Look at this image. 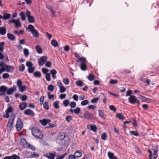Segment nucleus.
I'll use <instances>...</instances> for the list:
<instances>
[{"label":"nucleus","instance_id":"32","mask_svg":"<svg viewBox=\"0 0 159 159\" xmlns=\"http://www.w3.org/2000/svg\"><path fill=\"white\" fill-rule=\"evenodd\" d=\"M11 15L9 13H4L3 16V19L5 20H7L10 18Z\"/></svg>","mask_w":159,"mask_h":159},{"label":"nucleus","instance_id":"25","mask_svg":"<svg viewBox=\"0 0 159 159\" xmlns=\"http://www.w3.org/2000/svg\"><path fill=\"white\" fill-rule=\"evenodd\" d=\"M7 35L8 39L9 40L13 41L15 39V36L10 33H8Z\"/></svg>","mask_w":159,"mask_h":159},{"label":"nucleus","instance_id":"42","mask_svg":"<svg viewBox=\"0 0 159 159\" xmlns=\"http://www.w3.org/2000/svg\"><path fill=\"white\" fill-rule=\"evenodd\" d=\"M5 44L4 42L0 43V52H2L3 51L4 49V45Z\"/></svg>","mask_w":159,"mask_h":159},{"label":"nucleus","instance_id":"29","mask_svg":"<svg viewBox=\"0 0 159 159\" xmlns=\"http://www.w3.org/2000/svg\"><path fill=\"white\" fill-rule=\"evenodd\" d=\"M35 49L37 52L39 54H41L42 52V49L39 45H37L35 47Z\"/></svg>","mask_w":159,"mask_h":159},{"label":"nucleus","instance_id":"46","mask_svg":"<svg viewBox=\"0 0 159 159\" xmlns=\"http://www.w3.org/2000/svg\"><path fill=\"white\" fill-rule=\"evenodd\" d=\"M83 84V81L80 80H78L76 82V84L79 87L82 86Z\"/></svg>","mask_w":159,"mask_h":159},{"label":"nucleus","instance_id":"39","mask_svg":"<svg viewBox=\"0 0 159 159\" xmlns=\"http://www.w3.org/2000/svg\"><path fill=\"white\" fill-rule=\"evenodd\" d=\"M19 70L20 71L23 72V71L25 69V66L24 64H21L18 67Z\"/></svg>","mask_w":159,"mask_h":159},{"label":"nucleus","instance_id":"31","mask_svg":"<svg viewBox=\"0 0 159 159\" xmlns=\"http://www.w3.org/2000/svg\"><path fill=\"white\" fill-rule=\"evenodd\" d=\"M19 15L20 16L21 19L22 20L24 21L25 20V13L24 12L21 11Z\"/></svg>","mask_w":159,"mask_h":159},{"label":"nucleus","instance_id":"36","mask_svg":"<svg viewBox=\"0 0 159 159\" xmlns=\"http://www.w3.org/2000/svg\"><path fill=\"white\" fill-rule=\"evenodd\" d=\"M90 129L92 131L96 132L97 131V128L95 125H91L90 126Z\"/></svg>","mask_w":159,"mask_h":159},{"label":"nucleus","instance_id":"52","mask_svg":"<svg viewBox=\"0 0 159 159\" xmlns=\"http://www.w3.org/2000/svg\"><path fill=\"white\" fill-rule=\"evenodd\" d=\"M130 133L131 134L135 136H138L139 135V134L136 131H130Z\"/></svg>","mask_w":159,"mask_h":159},{"label":"nucleus","instance_id":"15","mask_svg":"<svg viewBox=\"0 0 159 159\" xmlns=\"http://www.w3.org/2000/svg\"><path fill=\"white\" fill-rule=\"evenodd\" d=\"M44 155L45 157L48 158V159H54L56 155V153L55 152H54L53 153L49 152L48 154H44Z\"/></svg>","mask_w":159,"mask_h":159},{"label":"nucleus","instance_id":"14","mask_svg":"<svg viewBox=\"0 0 159 159\" xmlns=\"http://www.w3.org/2000/svg\"><path fill=\"white\" fill-rule=\"evenodd\" d=\"M24 114L28 116H34V111L30 109H27L24 111Z\"/></svg>","mask_w":159,"mask_h":159},{"label":"nucleus","instance_id":"13","mask_svg":"<svg viewBox=\"0 0 159 159\" xmlns=\"http://www.w3.org/2000/svg\"><path fill=\"white\" fill-rule=\"evenodd\" d=\"M137 99V98L135 96L130 95L128 98V101L130 103L134 104L136 103Z\"/></svg>","mask_w":159,"mask_h":159},{"label":"nucleus","instance_id":"57","mask_svg":"<svg viewBox=\"0 0 159 159\" xmlns=\"http://www.w3.org/2000/svg\"><path fill=\"white\" fill-rule=\"evenodd\" d=\"M43 108L46 109L48 110L49 108V106L47 102H45L43 104Z\"/></svg>","mask_w":159,"mask_h":159},{"label":"nucleus","instance_id":"26","mask_svg":"<svg viewBox=\"0 0 159 159\" xmlns=\"http://www.w3.org/2000/svg\"><path fill=\"white\" fill-rule=\"evenodd\" d=\"M98 112L99 115L100 117L104 119H105L106 116L104 114L103 111L100 110H98Z\"/></svg>","mask_w":159,"mask_h":159},{"label":"nucleus","instance_id":"5","mask_svg":"<svg viewBox=\"0 0 159 159\" xmlns=\"http://www.w3.org/2000/svg\"><path fill=\"white\" fill-rule=\"evenodd\" d=\"M31 12L28 10L26 11V15L28 18V22L30 23H34L35 22V19L34 16L31 15Z\"/></svg>","mask_w":159,"mask_h":159},{"label":"nucleus","instance_id":"18","mask_svg":"<svg viewBox=\"0 0 159 159\" xmlns=\"http://www.w3.org/2000/svg\"><path fill=\"white\" fill-rule=\"evenodd\" d=\"M50 122L49 119H43L39 120L40 123L43 126H45Z\"/></svg>","mask_w":159,"mask_h":159},{"label":"nucleus","instance_id":"37","mask_svg":"<svg viewBox=\"0 0 159 159\" xmlns=\"http://www.w3.org/2000/svg\"><path fill=\"white\" fill-rule=\"evenodd\" d=\"M24 32V31L23 30H21L20 31L15 30L14 31V33L17 35H19L20 34H22Z\"/></svg>","mask_w":159,"mask_h":159},{"label":"nucleus","instance_id":"16","mask_svg":"<svg viewBox=\"0 0 159 159\" xmlns=\"http://www.w3.org/2000/svg\"><path fill=\"white\" fill-rule=\"evenodd\" d=\"M84 118L87 119H91L93 117V114L87 111H86L85 112L84 114Z\"/></svg>","mask_w":159,"mask_h":159},{"label":"nucleus","instance_id":"54","mask_svg":"<svg viewBox=\"0 0 159 159\" xmlns=\"http://www.w3.org/2000/svg\"><path fill=\"white\" fill-rule=\"evenodd\" d=\"M69 101L68 99H66L63 101V103L65 107H67L69 105Z\"/></svg>","mask_w":159,"mask_h":159},{"label":"nucleus","instance_id":"6","mask_svg":"<svg viewBox=\"0 0 159 159\" xmlns=\"http://www.w3.org/2000/svg\"><path fill=\"white\" fill-rule=\"evenodd\" d=\"M16 126L18 131H20L22 129L23 127V123L20 119L19 118L17 120Z\"/></svg>","mask_w":159,"mask_h":159},{"label":"nucleus","instance_id":"40","mask_svg":"<svg viewBox=\"0 0 159 159\" xmlns=\"http://www.w3.org/2000/svg\"><path fill=\"white\" fill-rule=\"evenodd\" d=\"M101 138L103 140H106L107 138V134L105 133L104 132L101 135Z\"/></svg>","mask_w":159,"mask_h":159},{"label":"nucleus","instance_id":"62","mask_svg":"<svg viewBox=\"0 0 159 159\" xmlns=\"http://www.w3.org/2000/svg\"><path fill=\"white\" fill-rule=\"evenodd\" d=\"M70 106L72 108H74L76 107V103L74 102H72L70 103Z\"/></svg>","mask_w":159,"mask_h":159},{"label":"nucleus","instance_id":"59","mask_svg":"<svg viewBox=\"0 0 159 159\" xmlns=\"http://www.w3.org/2000/svg\"><path fill=\"white\" fill-rule=\"evenodd\" d=\"M23 52L24 55L26 56H28L29 54V51L27 48H25L23 50Z\"/></svg>","mask_w":159,"mask_h":159},{"label":"nucleus","instance_id":"11","mask_svg":"<svg viewBox=\"0 0 159 159\" xmlns=\"http://www.w3.org/2000/svg\"><path fill=\"white\" fill-rule=\"evenodd\" d=\"M17 87L16 85H14L12 87L10 88V89H7V93L9 95L12 94L14 92L16 91Z\"/></svg>","mask_w":159,"mask_h":159},{"label":"nucleus","instance_id":"20","mask_svg":"<svg viewBox=\"0 0 159 159\" xmlns=\"http://www.w3.org/2000/svg\"><path fill=\"white\" fill-rule=\"evenodd\" d=\"M27 106V103L26 102H24L20 103L19 107L21 110H23Z\"/></svg>","mask_w":159,"mask_h":159},{"label":"nucleus","instance_id":"12","mask_svg":"<svg viewBox=\"0 0 159 159\" xmlns=\"http://www.w3.org/2000/svg\"><path fill=\"white\" fill-rule=\"evenodd\" d=\"M5 69V71L10 72H12L14 70V67L12 66H10L9 65H5V67H4Z\"/></svg>","mask_w":159,"mask_h":159},{"label":"nucleus","instance_id":"38","mask_svg":"<svg viewBox=\"0 0 159 159\" xmlns=\"http://www.w3.org/2000/svg\"><path fill=\"white\" fill-rule=\"evenodd\" d=\"M63 82L65 84L67 85L69 84L70 81L68 78L65 77L63 78Z\"/></svg>","mask_w":159,"mask_h":159},{"label":"nucleus","instance_id":"24","mask_svg":"<svg viewBox=\"0 0 159 159\" xmlns=\"http://www.w3.org/2000/svg\"><path fill=\"white\" fill-rule=\"evenodd\" d=\"M108 157L110 159H118L114 155L113 153L109 152L107 153Z\"/></svg>","mask_w":159,"mask_h":159},{"label":"nucleus","instance_id":"44","mask_svg":"<svg viewBox=\"0 0 159 159\" xmlns=\"http://www.w3.org/2000/svg\"><path fill=\"white\" fill-rule=\"evenodd\" d=\"M87 78L89 80L92 81L95 79V77L93 75L90 74L88 76Z\"/></svg>","mask_w":159,"mask_h":159},{"label":"nucleus","instance_id":"50","mask_svg":"<svg viewBox=\"0 0 159 159\" xmlns=\"http://www.w3.org/2000/svg\"><path fill=\"white\" fill-rule=\"evenodd\" d=\"M80 108L79 107H77L74 110V112L75 114H78L80 113Z\"/></svg>","mask_w":159,"mask_h":159},{"label":"nucleus","instance_id":"48","mask_svg":"<svg viewBox=\"0 0 159 159\" xmlns=\"http://www.w3.org/2000/svg\"><path fill=\"white\" fill-rule=\"evenodd\" d=\"M18 88H19V90L21 92H24L26 89V87L25 85H22Z\"/></svg>","mask_w":159,"mask_h":159},{"label":"nucleus","instance_id":"45","mask_svg":"<svg viewBox=\"0 0 159 159\" xmlns=\"http://www.w3.org/2000/svg\"><path fill=\"white\" fill-rule=\"evenodd\" d=\"M89 103V101L88 100H85L83 101H82L81 102V105L82 106H85L87 104H88Z\"/></svg>","mask_w":159,"mask_h":159},{"label":"nucleus","instance_id":"4","mask_svg":"<svg viewBox=\"0 0 159 159\" xmlns=\"http://www.w3.org/2000/svg\"><path fill=\"white\" fill-rule=\"evenodd\" d=\"M28 28L34 37L37 38L39 36V32L36 30L34 29V27L32 25H29Z\"/></svg>","mask_w":159,"mask_h":159},{"label":"nucleus","instance_id":"49","mask_svg":"<svg viewBox=\"0 0 159 159\" xmlns=\"http://www.w3.org/2000/svg\"><path fill=\"white\" fill-rule=\"evenodd\" d=\"M154 157L153 159H156L157 157V150L154 149L153 151Z\"/></svg>","mask_w":159,"mask_h":159},{"label":"nucleus","instance_id":"56","mask_svg":"<svg viewBox=\"0 0 159 159\" xmlns=\"http://www.w3.org/2000/svg\"><path fill=\"white\" fill-rule=\"evenodd\" d=\"M45 78L46 80L48 81H49L51 80L50 75L49 73H47L46 74Z\"/></svg>","mask_w":159,"mask_h":159},{"label":"nucleus","instance_id":"1","mask_svg":"<svg viewBox=\"0 0 159 159\" xmlns=\"http://www.w3.org/2000/svg\"><path fill=\"white\" fill-rule=\"evenodd\" d=\"M33 136L39 139H41L43 138L42 132L37 128H33L32 129Z\"/></svg>","mask_w":159,"mask_h":159},{"label":"nucleus","instance_id":"51","mask_svg":"<svg viewBox=\"0 0 159 159\" xmlns=\"http://www.w3.org/2000/svg\"><path fill=\"white\" fill-rule=\"evenodd\" d=\"M66 155V153H65L62 155H58L57 156L56 159H63Z\"/></svg>","mask_w":159,"mask_h":159},{"label":"nucleus","instance_id":"47","mask_svg":"<svg viewBox=\"0 0 159 159\" xmlns=\"http://www.w3.org/2000/svg\"><path fill=\"white\" fill-rule=\"evenodd\" d=\"M35 69V68L32 66L30 68H28V71L29 73H32L34 72Z\"/></svg>","mask_w":159,"mask_h":159},{"label":"nucleus","instance_id":"2","mask_svg":"<svg viewBox=\"0 0 159 159\" xmlns=\"http://www.w3.org/2000/svg\"><path fill=\"white\" fill-rule=\"evenodd\" d=\"M66 136V133L64 132H60L57 136V139L60 141L59 143L61 146H63L66 143V141L64 139Z\"/></svg>","mask_w":159,"mask_h":159},{"label":"nucleus","instance_id":"63","mask_svg":"<svg viewBox=\"0 0 159 159\" xmlns=\"http://www.w3.org/2000/svg\"><path fill=\"white\" fill-rule=\"evenodd\" d=\"M9 76L10 75L8 73H5L2 75V77L3 79H5L8 78Z\"/></svg>","mask_w":159,"mask_h":159},{"label":"nucleus","instance_id":"30","mask_svg":"<svg viewBox=\"0 0 159 159\" xmlns=\"http://www.w3.org/2000/svg\"><path fill=\"white\" fill-rule=\"evenodd\" d=\"M74 156L75 158H80L81 157L82 153L78 151H76L75 152Z\"/></svg>","mask_w":159,"mask_h":159},{"label":"nucleus","instance_id":"41","mask_svg":"<svg viewBox=\"0 0 159 159\" xmlns=\"http://www.w3.org/2000/svg\"><path fill=\"white\" fill-rule=\"evenodd\" d=\"M46 8L48 9L53 14V15H55V12L54 10H53L51 6L46 5Z\"/></svg>","mask_w":159,"mask_h":159},{"label":"nucleus","instance_id":"17","mask_svg":"<svg viewBox=\"0 0 159 159\" xmlns=\"http://www.w3.org/2000/svg\"><path fill=\"white\" fill-rule=\"evenodd\" d=\"M20 142L22 144L24 147L26 148H28L30 145L26 142L25 139H21Z\"/></svg>","mask_w":159,"mask_h":159},{"label":"nucleus","instance_id":"28","mask_svg":"<svg viewBox=\"0 0 159 159\" xmlns=\"http://www.w3.org/2000/svg\"><path fill=\"white\" fill-rule=\"evenodd\" d=\"M116 116L120 120H124L125 119V117L122 113H117L116 115Z\"/></svg>","mask_w":159,"mask_h":159},{"label":"nucleus","instance_id":"19","mask_svg":"<svg viewBox=\"0 0 159 159\" xmlns=\"http://www.w3.org/2000/svg\"><path fill=\"white\" fill-rule=\"evenodd\" d=\"M74 55L75 57L78 59L76 61L78 63L79 61H83L82 60H84V59L86 58L84 57H80L79 54L76 53H74Z\"/></svg>","mask_w":159,"mask_h":159},{"label":"nucleus","instance_id":"55","mask_svg":"<svg viewBox=\"0 0 159 159\" xmlns=\"http://www.w3.org/2000/svg\"><path fill=\"white\" fill-rule=\"evenodd\" d=\"M99 100V98L98 97L94 98L91 100V102L92 103H96Z\"/></svg>","mask_w":159,"mask_h":159},{"label":"nucleus","instance_id":"53","mask_svg":"<svg viewBox=\"0 0 159 159\" xmlns=\"http://www.w3.org/2000/svg\"><path fill=\"white\" fill-rule=\"evenodd\" d=\"M48 89L49 91H52L54 89V86L52 84H50L48 86Z\"/></svg>","mask_w":159,"mask_h":159},{"label":"nucleus","instance_id":"22","mask_svg":"<svg viewBox=\"0 0 159 159\" xmlns=\"http://www.w3.org/2000/svg\"><path fill=\"white\" fill-rule=\"evenodd\" d=\"M140 80L144 83H146V85H149L150 83L151 82V80L149 79H145L144 78H140Z\"/></svg>","mask_w":159,"mask_h":159},{"label":"nucleus","instance_id":"23","mask_svg":"<svg viewBox=\"0 0 159 159\" xmlns=\"http://www.w3.org/2000/svg\"><path fill=\"white\" fill-rule=\"evenodd\" d=\"M6 33V30L5 27H0V34L1 35H4Z\"/></svg>","mask_w":159,"mask_h":159},{"label":"nucleus","instance_id":"61","mask_svg":"<svg viewBox=\"0 0 159 159\" xmlns=\"http://www.w3.org/2000/svg\"><path fill=\"white\" fill-rule=\"evenodd\" d=\"M59 89L60 90V93H61L65 92V91H66V88L65 87H64L63 86L62 87H60Z\"/></svg>","mask_w":159,"mask_h":159},{"label":"nucleus","instance_id":"34","mask_svg":"<svg viewBox=\"0 0 159 159\" xmlns=\"http://www.w3.org/2000/svg\"><path fill=\"white\" fill-rule=\"evenodd\" d=\"M33 75L34 77L37 78H40L41 76V73L39 71L34 72Z\"/></svg>","mask_w":159,"mask_h":159},{"label":"nucleus","instance_id":"27","mask_svg":"<svg viewBox=\"0 0 159 159\" xmlns=\"http://www.w3.org/2000/svg\"><path fill=\"white\" fill-rule=\"evenodd\" d=\"M51 44L53 47H56L58 46V42L55 39H52L51 42Z\"/></svg>","mask_w":159,"mask_h":159},{"label":"nucleus","instance_id":"10","mask_svg":"<svg viewBox=\"0 0 159 159\" xmlns=\"http://www.w3.org/2000/svg\"><path fill=\"white\" fill-rule=\"evenodd\" d=\"M47 57L46 56H42L38 60V63L39 66L43 65L47 61Z\"/></svg>","mask_w":159,"mask_h":159},{"label":"nucleus","instance_id":"64","mask_svg":"<svg viewBox=\"0 0 159 159\" xmlns=\"http://www.w3.org/2000/svg\"><path fill=\"white\" fill-rule=\"evenodd\" d=\"M11 157V159H20L19 156L15 154L12 155Z\"/></svg>","mask_w":159,"mask_h":159},{"label":"nucleus","instance_id":"8","mask_svg":"<svg viewBox=\"0 0 159 159\" xmlns=\"http://www.w3.org/2000/svg\"><path fill=\"white\" fill-rule=\"evenodd\" d=\"M83 61H81L80 62V68L81 70L83 71H85L87 69V66L86 64L87 62V61L86 60V58L82 60Z\"/></svg>","mask_w":159,"mask_h":159},{"label":"nucleus","instance_id":"33","mask_svg":"<svg viewBox=\"0 0 159 159\" xmlns=\"http://www.w3.org/2000/svg\"><path fill=\"white\" fill-rule=\"evenodd\" d=\"M50 73L52 75V76L53 79L56 78V74L57 73V72L55 69H52L50 70Z\"/></svg>","mask_w":159,"mask_h":159},{"label":"nucleus","instance_id":"21","mask_svg":"<svg viewBox=\"0 0 159 159\" xmlns=\"http://www.w3.org/2000/svg\"><path fill=\"white\" fill-rule=\"evenodd\" d=\"M7 88L5 86H2L0 87V92H2L0 95H4V93L7 91Z\"/></svg>","mask_w":159,"mask_h":159},{"label":"nucleus","instance_id":"3","mask_svg":"<svg viewBox=\"0 0 159 159\" xmlns=\"http://www.w3.org/2000/svg\"><path fill=\"white\" fill-rule=\"evenodd\" d=\"M15 117V114H12L9 119L8 123L7 125V129L8 131H10L12 129L13 124V122Z\"/></svg>","mask_w":159,"mask_h":159},{"label":"nucleus","instance_id":"9","mask_svg":"<svg viewBox=\"0 0 159 159\" xmlns=\"http://www.w3.org/2000/svg\"><path fill=\"white\" fill-rule=\"evenodd\" d=\"M13 108L12 107L9 106L7 107V109L5 111V114L3 116V117L5 118H8L10 116L9 113H11L13 111Z\"/></svg>","mask_w":159,"mask_h":159},{"label":"nucleus","instance_id":"58","mask_svg":"<svg viewBox=\"0 0 159 159\" xmlns=\"http://www.w3.org/2000/svg\"><path fill=\"white\" fill-rule=\"evenodd\" d=\"M22 81L20 79H18L17 80V85L18 88L20 87L22 85Z\"/></svg>","mask_w":159,"mask_h":159},{"label":"nucleus","instance_id":"35","mask_svg":"<svg viewBox=\"0 0 159 159\" xmlns=\"http://www.w3.org/2000/svg\"><path fill=\"white\" fill-rule=\"evenodd\" d=\"M141 100L144 101L151 102V99L148 98H147L142 95L140 96Z\"/></svg>","mask_w":159,"mask_h":159},{"label":"nucleus","instance_id":"7","mask_svg":"<svg viewBox=\"0 0 159 159\" xmlns=\"http://www.w3.org/2000/svg\"><path fill=\"white\" fill-rule=\"evenodd\" d=\"M9 23H14L15 25V27L16 28H17L18 27H20L21 26V24L19 20L18 19L16 20L11 19L9 20Z\"/></svg>","mask_w":159,"mask_h":159},{"label":"nucleus","instance_id":"43","mask_svg":"<svg viewBox=\"0 0 159 159\" xmlns=\"http://www.w3.org/2000/svg\"><path fill=\"white\" fill-rule=\"evenodd\" d=\"M59 102L58 101H56L54 103L53 105L55 108L56 109L59 108Z\"/></svg>","mask_w":159,"mask_h":159},{"label":"nucleus","instance_id":"60","mask_svg":"<svg viewBox=\"0 0 159 159\" xmlns=\"http://www.w3.org/2000/svg\"><path fill=\"white\" fill-rule=\"evenodd\" d=\"M48 98L49 99H53L54 98V95L53 94H50V92H48Z\"/></svg>","mask_w":159,"mask_h":159}]
</instances>
